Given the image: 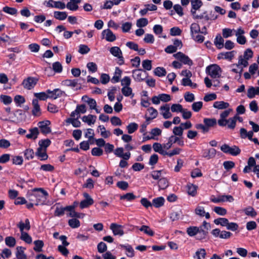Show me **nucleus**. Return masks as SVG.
<instances>
[{"mask_svg":"<svg viewBox=\"0 0 259 259\" xmlns=\"http://www.w3.org/2000/svg\"><path fill=\"white\" fill-rule=\"evenodd\" d=\"M40 191L41 194L39 193H32L31 194V196L35 198V205L44 204L48 196V192L42 188H34L33 189V192Z\"/></svg>","mask_w":259,"mask_h":259,"instance_id":"1","label":"nucleus"},{"mask_svg":"<svg viewBox=\"0 0 259 259\" xmlns=\"http://www.w3.org/2000/svg\"><path fill=\"white\" fill-rule=\"evenodd\" d=\"M206 71L212 78H219L221 75L222 70L217 64H212L206 67Z\"/></svg>","mask_w":259,"mask_h":259,"instance_id":"2","label":"nucleus"},{"mask_svg":"<svg viewBox=\"0 0 259 259\" xmlns=\"http://www.w3.org/2000/svg\"><path fill=\"white\" fill-rule=\"evenodd\" d=\"M132 73L133 77L138 82L143 81L148 76L147 72L142 69L134 70Z\"/></svg>","mask_w":259,"mask_h":259,"instance_id":"3","label":"nucleus"},{"mask_svg":"<svg viewBox=\"0 0 259 259\" xmlns=\"http://www.w3.org/2000/svg\"><path fill=\"white\" fill-rule=\"evenodd\" d=\"M177 143L179 146H183L184 145V141L180 138L176 136H171L168 139V141L166 144L163 145V148L168 150L170 148L173 144Z\"/></svg>","mask_w":259,"mask_h":259,"instance_id":"4","label":"nucleus"},{"mask_svg":"<svg viewBox=\"0 0 259 259\" xmlns=\"http://www.w3.org/2000/svg\"><path fill=\"white\" fill-rule=\"evenodd\" d=\"M37 81V78L33 77H28L23 80L22 84L24 88L30 90L35 87Z\"/></svg>","mask_w":259,"mask_h":259,"instance_id":"5","label":"nucleus"},{"mask_svg":"<svg viewBox=\"0 0 259 259\" xmlns=\"http://www.w3.org/2000/svg\"><path fill=\"white\" fill-rule=\"evenodd\" d=\"M110 52L114 57H116L119 59L118 63L119 65H122L124 63V59L122 56V53L119 47H111L110 49Z\"/></svg>","mask_w":259,"mask_h":259,"instance_id":"6","label":"nucleus"},{"mask_svg":"<svg viewBox=\"0 0 259 259\" xmlns=\"http://www.w3.org/2000/svg\"><path fill=\"white\" fill-rule=\"evenodd\" d=\"M174 57L185 64H187L190 66L193 64L192 61L188 57V56L181 52L175 54L174 55Z\"/></svg>","mask_w":259,"mask_h":259,"instance_id":"7","label":"nucleus"},{"mask_svg":"<svg viewBox=\"0 0 259 259\" xmlns=\"http://www.w3.org/2000/svg\"><path fill=\"white\" fill-rule=\"evenodd\" d=\"M51 122L49 120H46L38 122L37 125L40 129L41 133L44 134H48L51 132V129L49 126Z\"/></svg>","mask_w":259,"mask_h":259,"instance_id":"8","label":"nucleus"},{"mask_svg":"<svg viewBox=\"0 0 259 259\" xmlns=\"http://www.w3.org/2000/svg\"><path fill=\"white\" fill-rule=\"evenodd\" d=\"M232 111L231 109H229L228 110H226L224 111H223L221 114H220V119L218 120V124L221 126H225L227 125V119L226 118H227L230 113Z\"/></svg>","mask_w":259,"mask_h":259,"instance_id":"9","label":"nucleus"},{"mask_svg":"<svg viewBox=\"0 0 259 259\" xmlns=\"http://www.w3.org/2000/svg\"><path fill=\"white\" fill-rule=\"evenodd\" d=\"M32 114L34 116H40L41 115V112L40 106L38 104L37 99H33L32 102Z\"/></svg>","mask_w":259,"mask_h":259,"instance_id":"10","label":"nucleus"},{"mask_svg":"<svg viewBox=\"0 0 259 259\" xmlns=\"http://www.w3.org/2000/svg\"><path fill=\"white\" fill-rule=\"evenodd\" d=\"M102 35L105 36L106 40L109 42H113L116 40V37L110 29L104 30Z\"/></svg>","mask_w":259,"mask_h":259,"instance_id":"11","label":"nucleus"},{"mask_svg":"<svg viewBox=\"0 0 259 259\" xmlns=\"http://www.w3.org/2000/svg\"><path fill=\"white\" fill-rule=\"evenodd\" d=\"M110 229L112 231L114 235L122 236L124 234L122 227L121 225L112 223L110 226Z\"/></svg>","mask_w":259,"mask_h":259,"instance_id":"12","label":"nucleus"},{"mask_svg":"<svg viewBox=\"0 0 259 259\" xmlns=\"http://www.w3.org/2000/svg\"><path fill=\"white\" fill-rule=\"evenodd\" d=\"M17 226L19 228L21 233L25 232L24 230L28 231L30 229V225L29 221L28 219L25 220V223L22 221H20L17 225Z\"/></svg>","mask_w":259,"mask_h":259,"instance_id":"13","label":"nucleus"},{"mask_svg":"<svg viewBox=\"0 0 259 259\" xmlns=\"http://www.w3.org/2000/svg\"><path fill=\"white\" fill-rule=\"evenodd\" d=\"M216 155V150L213 148L205 149L203 150L202 156L204 158L209 159L215 157Z\"/></svg>","mask_w":259,"mask_h":259,"instance_id":"14","label":"nucleus"},{"mask_svg":"<svg viewBox=\"0 0 259 259\" xmlns=\"http://www.w3.org/2000/svg\"><path fill=\"white\" fill-rule=\"evenodd\" d=\"M135 228L139 229L140 231L143 232L145 234H146L150 236H153L154 235V232L148 226L143 225L141 227H139L138 226H135Z\"/></svg>","mask_w":259,"mask_h":259,"instance_id":"15","label":"nucleus"},{"mask_svg":"<svg viewBox=\"0 0 259 259\" xmlns=\"http://www.w3.org/2000/svg\"><path fill=\"white\" fill-rule=\"evenodd\" d=\"M72 207L71 206H66L65 207H57L54 212V215L56 217H61L64 214L65 211L67 210H70Z\"/></svg>","mask_w":259,"mask_h":259,"instance_id":"16","label":"nucleus"},{"mask_svg":"<svg viewBox=\"0 0 259 259\" xmlns=\"http://www.w3.org/2000/svg\"><path fill=\"white\" fill-rule=\"evenodd\" d=\"M17 251L16 253V256L17 259H26L27 256L24 253L25 247L22 246H18L16 248Z\"/></svg>","mask_w":259,"mask_h":259,"instance_id":"17","label":"nucleus"},{"mask_svg":"<svg viewBox=\"0 0 259 259\" xmlns=\"http://www.w3.org/2000/svg\"><path fill=\"white\" fill-rule=\"evenodd\" d=\"M203 122L206 127L208 128V131L210 127L214 126L217 123V120L215 118H205L203 119Z\"/></svg>","mask_w":259,"mask_h":259,"instance_id":"18","label":"nucleus"},{"mask_svg":"<svg viewBox=\"0 0 259 259\" xmlns=\"http://www.w3.org/2000/svg\"><path fill=\"white\" fill-rule=\"evenodd\" d=\"M195 213L201 217L205 216L207 219L210 218L209 213L208 212H205L204 207L202 206H197L195 209Z\"/></svg>","mask_w":259,"mask_h":259,"instance_id":"19","label":"nucleus"},{"mask_svg":"<svg viewBox=\"0 0 259 259\" xmlns=\"http://www.w3.org/2000/svg\"><path fill=\"white\" fill-rule=\"evenodd\" d=\"M96 116L92 114H89L88 116H83L82 117V120L88 125H91L95 123L96 121Z\"/></svg>","mask_w":259,"mask_h":259,"instance_id":"20","label":"nucleus"},{"mask_svg":"<svg viewBox=\"0 0 259 259\" xmlns=\"http://www.w3.org/2000/svg\"><path fill=\"white\" fill-rule=\"evenodd\" d=\"M255 95H259V87H250L247 90V96L249 99L254 97Z\"/></svg>","mask_w":259,"mask_h":259,"instance_id":"21","label":"nucleus"},{"mask_svg":"<svg viewBox=\"0 0 259 259\" xmlns=\"http://www.w3.org/2000/svg\"><path fill=\"white\" fill-rule=\"evenodd\" d=\"M160 110L162 111H164V112L162 113L163 117L164 119H168L171 117L172 115L169 112V107L168 104H166L164 106H161L160 107Z\"/></svg>","mask_w":259,"mask_h":259,"instance_id":"22","label":"nucleus"},{"mask_svg":"<svg viewBox=\"0 0 259 259\" xmlns=\"http://www.w3.org/2000/svg\"><path fill=\"white\" fill-rule=\"evenodd\" d=\"M120 246L121 248H123L126 250L127 253H126V255L130 257H133L135 255L134 250L132 247L131 245L129 244L124 245L120 244Z\"/></svg>","mask_w":259,"mask_h":259,"instance_id":"23","label":"nucleus"},{"mask_svg":"<svg viewBox=\"0 0 259 259\" xmlns=\"http://www.w3.org/2000/svg\"><path fill=\"white\" fill-rule=\"evenodd\" d=\"M36 155L40 157L41 160L47 159L48 156L46 153V149L38 147L36 152Z\"/></svg>","mask_w":259,"mask_h":259,"instance_id":"24","label":"nucleus"},{"mask_svg":"<svg viewBox=\"0 0 259 259\" xmlns=\"http://www.w3.org/2000/svg\"><path fill=\"white\" fill-rule=\"evenodd\" d=\"M78 79H66L62 81V84L64 85L70 87L71 88H75L78 85Z\"/></svg>","mask_w":259,"mask_h":259,"instance_id":"25","label":"nucleus"},{"mask_svg":"<svg viewBox=\"0 0 259 259\" xmlns=\"http://www.w3.org/2000/svg\"><path fill=\"white\" fill-rule=\"evenodd\" d=\"M248 65V60L244 59L242 56L239 57L238 63L232 64L233 67L242 66L243 67H246Z\"/></svg>","mask_w":259,"mask_h":259,"instance_id":"26","label":"nucleus"},{"mask_svg":"<svg viewBox=\"0 0 259 259\" xmlns=\"http://www.w3.org/2000/svg\"><path fill=\"white\" fill-rule=\"evenodd\" d=\"M213 106L218 109H227L229 106V104L224 101H216L214 102Z\"/></svg>","mask_w":259,"mask_h":259,"instance_id":"27","label":"nucleus"},{"mask_svg":"<svg viewBox=\"0 0 259 259\" xmlns=\"http://www.w3.org/2000/svg\"><path fill=\"white\" fill-rule=\"evenodd\" d=\"M30 134L26 135V138L28 139H35L37 138L39 134V131L37 127H34L29 129Z\"/></svg>","mask_w":259,"mask_h":259,"instance_id":"28","label":"nucleus"},{"mask_svg":"<svg viewBox=\"0 0 259 259\" xmlns=\"http://www.w3.org/2000/svg\"><path fill=\"white\" fill-rule=\"evenodd\" d=\"M224 40L220 34H218L214 39V44L219 49H221L224 47Z\"/></svg>","mask_w":259,"mask_h":259,"instance_id":"29","label":"nucleus"},{"mask_svg":"<svg viewBox=\"0 0 259 259\" xmlns=\"http://www.w3.org/2000/svg\"><path fill=\"white\" fill-rule=\"evenodd\" d=\"M187 192L189 195L194 196L197 194V187L192 184H188L187 185Z\"/></svg>","mask_w":259,"mask_h":259,"instance_id":"30","label":"nucleus"},{"mask_svg":"<svg viewBox=\"0 0 259 259\" xmlns=\"http://www.w3.org/2000/svg\"><path fill=\"white\" fill-rule=\"evenodd\" d=\"M122 71L118 67H116L114 76L111 79V81L113 83L118 82L121 77Z\"/></svg>","mask_w":259,"mask_h":259,"instance_id":"31","label":"nucleus"},{"mask_svg":"<svg viewBox=\"0 0 259 259\" xmlns=\"http://www.w3.org/2000/svg\"><path fill=\"white\" fill-rule=\"evenodd\" d=\"M208 234L207 230H205L202 228V227H198V231L197 233V236L196 238L199 240L205 238Z\"/></svg>","mask_w":259,"mask_h":259,"instance_id":"32","label":"nucleus"},{"mask_svg":"<svg viewBox=\"0 0 259 259\" xmlns=\"http://www.w3.org/2000/svg\"><path fill=\"white\" fill-rule=\"evenodd\" d=\"M54 17L59 20H64L67 17V14L65 12L55 11L54 13Z\"/></svg>","mask_w":259,"mask_h":259,"instance_id":"33","label":"nucleus"},{"mask_svg":"<svg viewBox=\"0 0 259 259\" xmlns=\"http://www.w3.org/2000/svg\"><path fill=\"white\" fill-rule=\"evenodd\" d=\"M190 30L191 36H193L194 34L200 32V28L198 24L193 23L191 25Z\"/></svg>","mask_w":259,"mask_h":259,"instance_id":"34","label":"nucleus"},{"mask_svg":"<svg viewBox=\"0 0 259 259\" xmlns=\"http://www.w3.org/2000/svg\"><path fill=\"white\" fill-rule=\"evenodd\" d=\"M164 199L162 197H157L153 200V205L156 207H159L164 204Z\"/></svg>","mask_w":259,"mask_h":259,"instance_id":"35","label":"nucleus"},{"mask_svg":"<svg viewBox=\"0 0 259 259\" xmlns=\"http://www.w3.org/2000/svg\"><path fill=\"white\" fill-rule=\"evenodd\" d=\"M198 227L191 226L187 229V233L189 236L192 237L197 234Z\"/></svg>","mask_w":259,"mask_h":259,"instance_id":"36","label":"nucleus"},{"mask_svg":"<svg viewBox=\"0 0 259 259\" xmlns=\"http://www.w3.org/2000/svg\"><path fill=\"white\" fill-rule=\"evenodd\" d=\"M158 186L161 189H165L168 186V182L165 178H162L158 181Z\"/></svg>","mask_w":259,"mask_h":259,"instance_id":"37","label":"nucleus"},{"mask_svg":"<svg viewBox=\"0 0 259 259\" xmlns=\"http://www.w3.org/2000/svg\"><path fill=\"white\" fill-rule=\"evenodd\" d=\"M228 220L225 218H220L214 220L215 225H220L222 226L226 227L228 224Z\"/></svg>","mask_w":259,"mask_h":259,"instance_id":"38","label":"nucleus"},{"mask_svg":"<svg viewBox=\"0 0 259 259\" xmlns=\"http://www.w3.org/2000/svg\"><path fill=\"white\" fill-rule=\"evenodd\" d=\"M154 73L155 75L161 77L164 76L166 75V71L164 68L158 67L155 68V69L154 71Z\"/></svg>","mask_w":259,"mask_h":259,"instance_id":"39","label":"nucleus"},{"mask_svg":"<svg viewBox=\"0 0 259 259\" xmlns=\"http://www.w3.org/2000/svg\"><path fill=\"white\" fill-rule=\"evenodd\" d=\"M153 148L155 152L164 155L165 151L163 150L162 146L160 143H154L153 145Z\"/></svg>","mask_w":259,"mask_h":259,"instance_id":"40","label":"nucleus"},{"mask_svg":"<svg viewBox=\"0 0 259 259\" xmlns=\"http://www.w3.org/2000/svg\"><path fill=\"white\" fill-rule=\"evenodd\" d=\"M94 203L93 199L83 200L80 203L79 206L81 209L87 208Z\"/></svg>","mask_w":259,"mask_h":259,"instance_id":"41","label":"nucleus"},{"mask_svg":"<svg viewBox=\"0 0 259 259\" xmlns=\"http://www.w3.org/2000/svg\"><path fill=\"white\" fill-rule=\"evenodd\" d=\"M5 243L7 246L13 247H14L16 244V240L13 237H7L5 238Z\"/></svg>","mask_w":259,"mask_h":259,"instance_id":"42","label":"nucleus"},{"mask_svg":"<svg viewBox=\"0 0 259 259\" xmlns=\"http://www.w3.org/2000/svg\"><path fill=\"white\" fill-rule=\"evenodd\" d=\"M34 244L35 245V246L33 248V249L37 252H40L42 251V247L44 246V244L42 241L37 240H35L34 242Z\"/></svg>","mask_w":259,"mask_h":259,"instance_id":"43","label":"nucleus"},{"mask_svg":"<svg viewBox=\"0 0 259 259\" xmlns=\"http://www.w3.org/2000/svg\"><path fill=\"white\" fill-rule=\"evenodd\" d=\"M20 239L28 244H30L32 242V238L26 232L21 233Z\"/></svg>","mask_w":259,"mask_h":259,"instance_id":"44","label":"nucleus"},{"mask_svg":"<svg viewBox=\"0 0 259 259\" xmlns=\"http://www.w3.org/2000/svg\"><path fill=\"white\" fill-rule=\"evenodd\" d=\"M138 128V125L137 123L135 122H132L130 123L126 127V128L128 131V133L131 134L134 133L137 130Z\"/></svg>","mask_w":259,"mask_h":259,"instance_id":"45","label":"nucleus"},{"mask_svg":"<svg viewBox=\"0 0 259 259\" xmlns=\"http://www.w3.org/2000/svg\"><path fill=\"white\" fill-rule=\"evenodd\" d=\"M68 224L72 228H77L80 226V222L78 220L73 218L68 221Z\"/></svg>","mask_w":259,"mask_h":259,"instance_id":"46","label":"nucleus"},{"mask_svg":"<svg viewBox=\"0 0 259 259\" xmlns=\"http://www.w3.org/2000/svg\"><path fill=\"white\" fill-rule=\"evenodd\" d=\"M245 214L252 217H254L257 213L252 207H248L244 209Z\"/></svg>","mask_w":259,"mask_h":259,"instance_id":"47","label":"nucleus"},{"mask_svg":"<svg viewBox=\"0 0 259 259\" xmlns=\"http://www.w3.org/2000/svg\"><path fill=\"white\" fill-rule=\"evenodd\" d=\"M192 9L199 10L202 6V2L200 0H191Z\"/></svg>","mask_w":259,"mask_h":259,"instance_id":"48","label":"nucleus"},{"mask_svg":"<svg viewBox=\"0 0 259 259\" xmlns=\"http://www.w3.org/2000/svg\"><path fill=\"white\" fill-rule=\"evenodd\" d=\"M34 96L36 98V99L41 101H45L49 98L48 94L45 92L36 93Z\"/></svg>","mask_w":259,"mask_h":259,"instance_id":"49","label":"nucleus"},{"mask_svg":"<svg viewBox=\"0 0 259 259\" xmlns=\"http://www.w3.org/2000/svg\"><path fill=\"white\" fill-rule=\"evenodd\" d=\"M148 23V19L146 18L139 19L137 21L136 25L138 27H143L146 26Z\"/></svg>","mask_w":259,"mask_h":259,"instance_id":"50","label":"nucleus"},{"mask_svg":"<svg viewBox=\"0 0 259 259\" xmlns=\"http://www.w3.org/2000/svg\"><path fill=\"white\" fill-rule=\"evenodd\" d=\"M136 198V196L133 193H127L120 197V199L126 200L127 201H132L134 200Z\"/></svg>","mask_w":259,"mask_h":259,"instance_id":"51","label":"nucleus"},{"mask_svg":"<svg viewBox=\"0 0 259 259\" xmlns=\"http://www.w3.org/2000/svg\"><path fill=\"white\" fill-rule=\"evenodd\" d=\"M69 206H71L72 208L70 210H67L69 212L67 214V215L71 218H80V213H78L74 210L75 205H69Z\"/></svg>","mask_w":259,"mask_h":259,"instance_id":"52","label":"nucleus"},{"mask_svg":"<svg viewBox=\"0 0 259 259\" xmlns=\"http://www.w3.org/2000/svg\"><path fill=\"white\" fill-rule=\"evenodd\" d=\"M241 151L238 147L236 146H233L230 148L228 154H230L233 156H236L240 154Z\"/></svg>","mask_w":259,"mask_h":259,"instance_id":"53","label":"nucleus"},{"mask_svg":"<svg viewBox=\"0 0 259 259\" xmlns=\"http://www.w3.org/2000/svg\"><path fill=\"white\" fill-rule=\"evenodd\" d=\"M152 62L151 60H143L142 62V67L145 69V70L146 71L151 70L152 69Z\"/></svg>","mask_w":259,"mask_h":259,"instance_id":"54","label":"nucleus"},{"mask_svg":"<svg viewBox=\"0 0 259 259\" xmlns=\"http://www.w3.org/2000/svg\"><path fill=\"white\" fill-rule=\"evenodd\" d=\"M213 211L218 214L220 215H225L227 214V210L222 207L215 206L213 208Z\"/></svg>","mask_w":259,"mask_h":259,"instance_id":"55","label":"nucleus"},{"mask_svg":"<svg viewBox=\"0 0 259 259\" xmlns=\"http://www.w3.org/2000/svg\"><path fill=\"white\" fill-rule=\"evenodd\" d=\"M121 92L123 95L126 97L130 96L132 95V97H134V94H132V89L128 87H123L121 89Z\"/></svg>","mask_w":259,"mask_h":259,"instance_id":"56","label":"nucleus"},{"mask_svg":"<svg viewBox=\"0 0 259 259\" xmlns=\"http://www.w3.org/2000/svg\"><path fill=\"white\" fill-rule=\"evenodd\" d=\"M171 110L172 112H181L183 111V108L180 104H174L171 106Z\"/></svg>","mask_w":259,"mask_h":259,"instance_id":"57","label":"nucleus"},{"mask_svg":"<svg viewBox=\"0 0 259 259\" xmlns=\"http://www.w3.org/2000/svg\"><path fill=\"white\" fill-rule=\"evenodd\" d=\"M3 10L5 13L11 15H16L17 13V10L14 8H11L8 6L4 7Z\"/></svg>","mask_w":259,"mask_h":259,"instance_id":"58","label":"nucleus"},{"mask_svg":"<svg viewBox=\"0 0 259 259\" xmlns=\"http://www.w3.org/2000/svg\"><path fill=\"white\" fill-rule=\"evenodd\" d=\"M53 70L57 73H60L62 71V66L59 62H56L52 65Z\"/></svg>","mask_w":259,"mask_h":259,"instance_id":"59","label":"nucleus"},{"mask_svg":"<svg viewBox=\"0 0 259 259\" xmlns=\"http://www.w3.org/2000/svg\"><path fill=\"white\" fill-rule=\"evenodd\" d=\"M24 156L25 159L30 160L34 157V152L32 149H27L24 151Z\"/></svg>","mask_w":259,"mask_h":259,"instance_id":"60","label":"nucleus"},{"mask_svg":"<svg viewBox=\"0 0 259 259\" xmlns=\"http://www.w3.org/2000/svg\"><path fill=\"white\" fill-rule=\"evenodd\" d=\"M0 99L1 102L5 105L10 104L12 102V98L7 95H1Z\"/></svg>","mask_w":259,"mask_h":259,"instance_id":"61","label":"nucleus"},{"mask_svg":"<svg viewBox=\"0 0 259 259\" xmlns=\"http://www.w3.org/2000/svg\"><path fill=\"white\" fill-rule=\"evenodd\" d=\"M91 153L93 156H100L103 154V151L99 147H95L92 149Z\"/></svg>","mask_w":259,"mask_h":259,"instance_id":"62","label":"nucleus"},{"mask_svg":"<svg viewBox=\"0 0 259 259\" xmlns=\"http://www.w3.org/2000/svg\"><path fill=\"white\" fill-rule=\"evenodd\" d=\"M97 249L99 252L103 253L107 249L106 244L103 242H100L97 245Z\"/></svg>","mask_w":259,"mask_h":259,"instance_id":"63","label":"nucleus"},{"mask_svg":"<svg viewBox=\"0 0 259 259\" xmlns=\"http://www.w3.org/2000/svg\"><path fill=\"white\" fill-rule=\"evenodd\" d=\"M203 103L201 101L194 102L192 105V108L195 112H198L202 107Z\"/></svg>","mask_w":259,"mask_h":259,"instance_id":"64","label":"nucleus"}]
</instances>
